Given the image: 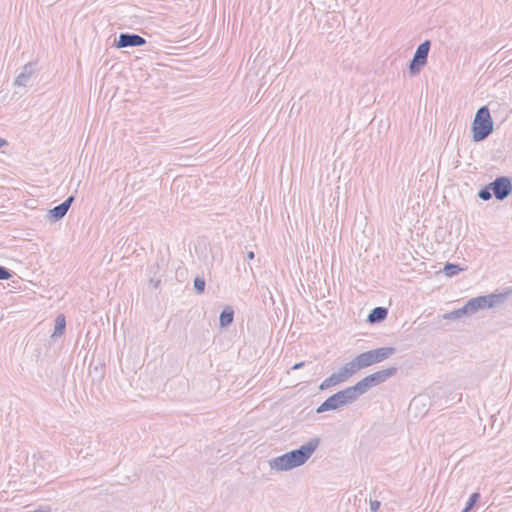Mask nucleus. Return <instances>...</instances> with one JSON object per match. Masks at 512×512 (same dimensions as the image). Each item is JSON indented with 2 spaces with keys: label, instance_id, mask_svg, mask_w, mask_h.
<instances>
[{
  "label": "nucleus",
  "instance_id": "obj_1",
  "mask_svg": "<svg viewBox=\"0 0 512 512\" xmlns=\"http://www.w3.org/2000/svg\"><path fill=\"white\" fill-rule=\"evenodd\" d=\"M471 129L474 142H481L493 133L494 123L487 106L477 110Z\"/></svg>",
  "mask_w": 512,
  "mask_h": 512
},
{
  "label": "nucleus",
  "instance_id": "obj_2",
  "mask_svg": "<svg viewBox=\"0 0 512 512\" xmlns=\"http://www.w3.org/2000/svg\"><path fill=\"white\" fill-rule=\"evenodd\" d=\"M394 347H380L357 355L352 361L357 371L380 363L395 354Z\"/></svg>",
  "mask_w": 512,
  "mask_h": 512
},
{
  "label": "nucleus",
  "instance_id": "obj_3",
  "mask_svg": "<svg viewBox=\"0 0 512 512\" xmlns=\"http://www.w3.org/2000/svg\"><path fill=\"white\" fill-rule=\"evenodd\" d=\"M508 293L489 294L470 299L466 303L470 315L485 308H494L502 305L508 298Z\"/></svg>",
  "mask_w": 512,
  "mask_h": 512
},
{
  "label": "nucleus",
  "instance_id": "obj_4",
  "mask_svg": "<svg viewBox=\"0 0 512 512\" xmlns=\"http://www.w3.org/2000/svg\"><path fill=\"white\" fill-rule=\"evenodd\" d=\"M352 403H354V400L348 389L345 388L328 397L320 406L316 408V413L321 414L326 411L337 410Z\"/></svg>",
  "mask_w": 512,
  "mask_h": 512
},
{
  "label": "nucleus",
  "instance_id": "obj_5",
  "mask_svg": "<svg viewBox=\"0 0 512 512\" xmlns=\"http://www.w3.org/2000/svg\"><path fill=\"white\" fill-rule=\"evenodd\" d=\"M320 443V439L315 437L311 438L307 443L300 446L298 449H294L289 451L292 462L295 468L305 464L308 459L312 456V454L317 449Z\"/></svg>",
  "mask_w": 512,
  "mask_h": 512
},
{
  "label": "nucleus",
  "instance_id": "obj_6",
  "mask_svg": "<svg viewBox=\"0 0 512 512\" xmlns=\"http://www.w3.org/2000/svg\"><path fill=\"white\" fill-rule=\"evenodd\" d=\"M356 372V368L354 367L352 361H350L346 363L344 366H342L337 372L333 373L328 378H326L320 384L319 389L326 390L330 387L339 385L340 383L346 381L348 378L354 375Z\"/></svg>",
  "mask_w": 512,
  "mask_h": 512
},
{
  "label": "nucleus",
  "instance_id": "obj_7",
  "mask_svg": "<svg viewBox=\"0 0 512 512\" xmlns=\"http://www.w3.org/2000/svg\"><path fill=\"white\" fill-rule=\"evenodd\" d=\"M430 47L431 42L429 40H425L417 47L409 64V72L411 75L418 74L421 68L427 63Z\"/></svg>",
  "mask_w": 512,
  "mask_h": 512
},
{
  "label": "nucleus",
  "instance_id": "obj_8",
  "mask_svg": "<svg viewBox=\"0 0 512 512\" xmlns=\"http://www.w3.org/2000/svg\"><path fill=\"white\" fill-rule=\"evenodd\" d=\"M489 188L497 200H504L512 193V180L507 176H499L489 183Z\"/></svg>",
  "mask_w": 512,
  "mask_h": 512
},
{
  "label": "nucleus",
  "instance_id": "obj_9",
  "mask_svg": "<svg viewBox=\"0 0 512 512\" xmlns=\"http://www.w3.org/2000/svg\"><path fill=\"white\" fill-rule=\"evenodd\" d=\"M146 44V39L134 33H120L115 41L117 48L140 47Z\"/></svg>",
  "mask_w": 512,
  "mask_h": 512
},
{
  "label": "nucleus",
  "instance_id": "obj_10",
  "mask_svg": "<svg viewBox=\"0 0 512 512\" xmlns=\"http://www.w3.org/2000/svg\"><path fill=\"white\" fill-rule=\"evenodd\" d=\"M74 200L75 197L73 195H70L62 203L48 210L46 215L47 220H49L50 222H57L61 220L67 214Z\"/></svg>",
  "mask_w": 512,
  "mask_h": 512
},
{
  "label": "nucleus",
  "instance_id": "obj_11",
  "mask_svg": "<svg viewBox=\"0 0 512 512\" xmlns=\"http://www.w3.org/2000/svg\"><path fill=\"white\" fill-rule=\"evenodd\" d=\"M397 371H398L397 367L391 366L389 368H385V369L376 371V372L366 376V379L368 380L369 384L372 387H375L377 385L384 383L389 378L395 376Z\"/></svg>",
  "mask_w": 512,
  "mask_h": 512
},
{
  "label": "nucleus",
  "instance_id": "obj_12",
  "mask_svg": "<svg viewBox=\"0 0 512 512\" xmlns=\"http://www.w3.org/2000/svg\"><path fill=\"white\" fill-rule=\"evenodd\" d=\"M269 467L275 471H288L295 468L289 452L270 459Z\"/></svg>",
  "mask_w": 512,
  "mask_h": 512
},
{
  "label": "nucleus",
  "instance_id": "obj_13",
  "mask_svg": "<svg viewBox=\"0 0 512 512\" xmlns=\"http://www.w3.org/2000/svg\"><path fill=\"white\" fill-rule=\"evenodd\" d=\"M372 386L369 384L366 377L358 381L355 385L347 387L354 402L363 394H365Z\"/></svg>",
  "mask_w": 512,
  "mask_h": 512
},
{
  "label": "nucleus",
  "instance_id": "obj_14",
  "mask_svg": "<svg viewBox=\"0 0 512 512\" xmlns=\"http://www.w3.org/2000/svg\"><path fill=\"white\" fill-rule=\"evenodd\" d=\"M34 72V65L33 63H27L24 65L21 73L16 77L15 79V85L17 86H26L31 75Z\"/></svg>",
  "mask_w": 512,
  "mask_h": 512
},
{
  "label": "nucleus",
  "instance_id": "obj_15",
  "mask_svg": "<svg viewBox=\"0 0 512 512\" xmlns=\"http://www.w3.org/2000/svg\"><path fill=\"white\" fill-rule=\"evenodd\" d=\"M388 310L385 307H375L368 315L367 321L371 324L380 323L386 319Z\"/></svg>",
  "mask_w": 512,
  "mask_h": 512
},
{
  "label": "nucleus",
  "instance_id": "obj_16",
  "mask_svg": "<svg viewBox=\"0 0 512 512\" xmlns=\"http://www.w3.org/2000/svg\"><path fill=\"white\" fill-rule=\"evenodd\" d=\"M234 320V311L231 307L224 308L219 316V323L221 327H227L232 324Z\"/></svg>",
  "mask_w": 512,
  "mask_h": 512
},
{
  "label": "nucleus",
  "instance_id": "obj_17",
  "mask_svg": "<svg viewBox=\"0 0 512 512\" xmlns=\"http://www.w3.org/2000/svg\"><path fill=\"white\" fill-rule=\"evenodd\" d=\"M470 315L469 313V310L468 308H466V304L459 308V309H455L449 313H446L443 317L444 319H448V320H454V319H459L463 316H468Z\"/></svg>",
  "mask_w": 512,
  "mask_h": 512
},
{
  "label": "nucleus",
  "instance_id": "obj_18",
  "mask_svg": "<svg viewBox=\"0 0 512 512\" xmlns=\"http://www.w3.org/2000/svg\"><path fill=\"white\" fill-rule=\"evenodd\" d=\"M464 269L459 264L447 262L444 265L443 272L447 277H453L458 275Z\"/></svg>",
  "mask_w": 512,
  "mask_h": 512
},
{
  "label": "nucleus",
  "instance_id": "obj_19",
  "mask_svg": "<svg viewBox=\"0 0 512 512\" xmlns=\"http://www.w3.org/2000/svg\"><path fill=\"white\" fill-rule=\"evenodd\" d=\"M66 327V321L64 315H58L55 320L54 332L52 337L60 336L64 333Z\"/></svg>",
  "mask_w": 512,
  "mask_h": 512
},
{
  "label": "nucleus",
  "instance_id": "obj_20",
  "mask_svg": "<svg viewBox=\"0 0 512 512\" xmlns=\"http://www.w3.org/2000/svg\"><path fill=\"white\" fill-rule=\"evenodd\" d=\"M479 499H480L479 493H477V492L472 493L462 512H469L476 505V503L479 501Z\"/></svg>",
  "mask_w": 512,
  "mask_h": 512
},
{
  "label": "nucleus",
  "instance_id": "obj_21",
  "mask_svg": "<svg viewBox=\"0 0 512 512\" xmlns=\"http://www.w3.org/2000/svg\"><path fill=\"white\" fill-rule=\"evenodd\" d=\"M493 195L494 194L492 192V188H489V184L486 185L485 187H483L482 189H480L478 192V197L484 201L490 200Z\"/></svg>",
  "mask_w": 512,
  "mask_h": 512
},
{
  "label": "nucleus",
  "instance_id": "obj_22",
  "mask_svg": "<svg viewBox=\"0 0 512 512\" xmlns=\"http://www.w3.org/2000/svg\"><path fill=\"white\" fill-rule=\"evenodd\" d=\"M205 285H206V282H205V279L204 278H201V277H196L194 279V289L195 291L198 293V294H201L204 292L205 290Z\"/></svg>",
  "mask_w": 512,
  "mask_h": 512
},
{
  "label": "nucleus",
  "instance_id": "obj_23",
  "mask_svg": "<svg viewBox=\"0 0 512 512\" xmlns=\"http://www.w3.org/2000/svg\"><path fill=\"white\" fill-rule=\"evenodd\" d=\"M13 272L8 268L0 265V280H9L12 278Z\"/></svg>",
  "mask_w": 512,
  "mask_h": 512
},
{
  "label": "nucleus",
  "instance_id": "obj_24",
  "mask_svg": "<svg viewBox=\"0 0 512 512\" xmlns=\"http://www.w3.org/2000/svg\"><path fill=\"white\" fill-rule=\"evenodd\" d=\"M380 506H381L380 501H378V500H371L370 501V510L372 512H376L380 508Z\"/></svg>",
  "mask_w": 512,
  "mask_h": 512
},
{
  "label": "nucleus",
  "instance_id": "obj_25",
  "mask_svg": "<svg viewBox=\"0 0 512 512\" xmlns=\"http://www.w3.org/2000/svg\"><path fill=\"white\" fill-rule=\"evenodd\" d=\"M421 402V397H414L409 405V410L411 411L413 408H416L418 404Z\"/></svg>",
  "mask_w": 512,
  "mask_h": 512
},
{
  "label": "nucleus",
  "instance_id": "obj_26",
  "mask_svg": "<svg viewBox=\"0 0 512 512\" xmlns=\"http://www.w3.org/2000/svg\"><path fill=\"white\" fill-rule=\"evenodd\" d=\"M304 364H305L304 362H298V363L293 365L292 369L293 370L300 369V368H302L304 366Z\"/></svg>",
  "mask_w": 512,
  "mask_h": 512
},
{
  "label": "nucleus",
  "instance_id": "obj_27",
  "mask_svg": "<svg viewBox=\"0 0 512 512\" xmlns=\"http://www.w3.org/2000/svg\"><path fill=\"white\" fill-rule=\"evenodd\" d=\"M28 512H50V508L49 507H45V508H39V509H36L34 511H28Z\"/></svg>",
  "mask_w": 512,
  "mask_h": 512
},
{
  "label": "nucleus",
  "instance_id": "obj_28",
  "mask_svg": "<svg viewBox=\"0 0 512 512\" xmlns=\"http://www.w3.org/2000/svg\"><path fill=\"white\" fill-rule=\"evenodd\" d=\"M150 283L153 285L154 288H157L158 285L160 284V280H153V279H151Z\"/></svg>",
  "mask_w": 512,
  "mask_h": 512
},
{
  "label": "nucleus",
  "instance_id": "obj_29",
  "mask_svg": "<svg viewBox=\"0 0 512 512\" xmlns=\"http://www.w3.org/2000/svg\"><path fill=\"white\" fill-rule=\"evenodd\" d=\"M254 257H255V254H254V252H253V251H249V252L247 253V259H248V260H253V259H254Z\"/></svg>",
  "mask_w": 512,
  "mask_h": 512
},
{
  "label": "nucleus",
  "instance_id": "obj_30",
  "mask_svg": "<svg viewBox=\"0 0 512 512\" xmlns=\"http://www.w3.org/2000/svg\"><path fill=\"white\" fill-rule=\"evenodd\" d=\"M6 144V140L0 138V148Z\"/></svg>",
  "mask_w": 512,
  "mask_h": 512
}]
</instances>
